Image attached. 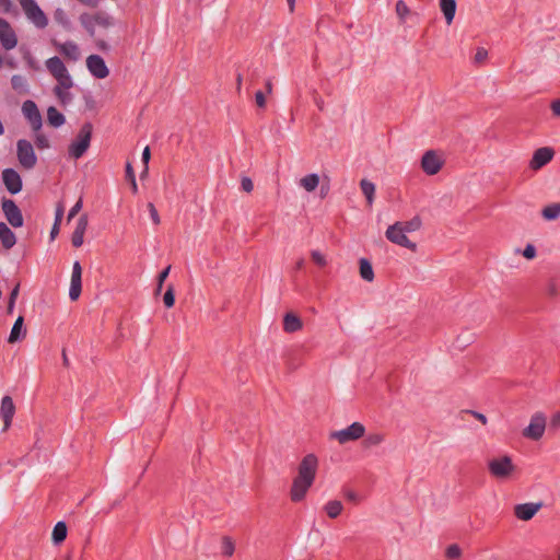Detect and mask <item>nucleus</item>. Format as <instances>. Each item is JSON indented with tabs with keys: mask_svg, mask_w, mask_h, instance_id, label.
<instances>
[{
	"mask_svg": "<svg viewBox=\"0 0 560 560\" xmlns=\"http://www.w3.org/2000/svg\"><path fill=\"white\" fill-rule=\"evenodd\" d=\"M45 66L57 82L54 88V94L61 105L69 104L72 101L70 90L74 83L65 63L59 57H51L46 60Z\"/></svg>",
	"mask_w": 560,
	"mask_h": 560,
	"instance_id": "obj_1",
	"label": "nucleus"
},
{
	"mask_svg": "<svg viewBox=\"0 0 560 560\" xmlns=\"http://www.w3.org/2000/svg\"><path fill=\"white\" fill-rule=\"evenodd\" d=\"M488 470L493 478L505 481L515 476L517 467L511 456L502 455L493 457L488 462Z\"/></svg>",
	"mask_w": 560,
	"mask_h": 560,
	"instance_id": "obj_2",
	"label": "nucleus"
},
{
	"mask_svg": "<svg viewBox=\"0 0 560 560\" xmlns=\"http://www.w3.org/2000/svg\"><path fill=\"white\" fill-rule=\"evenodd\" d=\"M92 131L93 127L90 122H85L81 127L77 138L71 142L68 149L71 159L78 160L86 152L90 147Z\"/></svg>",
	"mask_w": 560,
	"mask_h": 560,
	"instance_id": "obj_3",
	"label": "nucleus"
},
{
	"mask_svg": "<svg viewBox=\"0 0 560 560\" xmlns=\"http://www.w3.org/2000/svg\"><path fill=\"white\" fill-rule=\"evenodd\" d=\"M26 19L37 28L48 25V18L35 0H19Z\"/></svg>",
	"mask_w": 560,
	"mask_h": 560,
	"instance_id": "obj_4",
	"label": "nucleus"
},
{
	"mask_svg": "<svg viewBox=\"0 0 560 560\" xmlns=\"http://www.w3.org/2000/svg\"><path fill=\"white\" fill-rule=\"evenodd\" d=\"M364 434L365 427L361 422H353L345 429L331 432L330 439L336 440L339 444H346L361 439Z\"/></svg>",
	"mask_w": 560,
	"mask_h": 560,
	"instance_id": "obj_5",
	"label": "nucleus"
},
{
	"mask_svg": "<svg viewBox=\"0 0 560 560\" xmlns=\"http://www.w3.org/2000/svg\"><path fill=\"white\" fill-rule=\"evenodd\" d=\"M385 236L393 244L408 248L412 252L417 250V244L407 237V234L402 231L401 225L397 222L387 228Z\"/></svg>",
	"mask_w": 560,
	"mask_h": 560,
	"instance_id": "obj_6",
	"label": "nucleus"
},
{
	"mask_svg": "<svg viewBox=\"0 0 560 560\" xmlns=\"http://www.w3.org/2000/svg\"><path fill=\"white\" fill-rule=\"evenodd\" d=\"M546 430V417L542 412H535L529 424L523 430V435L529 440L538 441Z\"/></svg>",
	"mask_w": 560,
	"mask_h": 560,
	"instance_id": "obj_7",
	"label": "nucleus"
},
{
	"mask_svg": "<svg viewBox=\"0 0 560 560\" xmlns=\"http://www.w3.org/2000/svg\"><path fill=\"white\" fill-rule=\"evenodd\" d=\"M317 467V457L314 454H307L303 457L299 465L296 478L313 483L315 480Z\"/></svg>",
	"mask_w": 560,
	"mask_h": 560,
	"instance_id": "obj_8",
	"label": "nucleus"
},
{
	"mask_svg": "<svg viewBox=\"0 0 560 560\" xmlns=\"http://www.w3.org/2000/svg\"><path fill=\"white\" fill-rule=\"evenodd\" d=\"M443 165V155L434 150L427 151L421 159V167L428 175L438 174Z\"/></svg>",
	"mask_w": 560,
	"mask_h": 560,
	"instance_id": "obj_9",
	"label": "nucleus"
},
{
	"mask_svg": "<svg viewBox=\"0 0 560 560\" xmlns=\"http://www.w3.org/2000/svg\"><path fill=\"white\" fill-rule=\"evenodd\" d=\"M18 159L21 165L27 170H31L35 166L37 158L31 142L26 140L18 141Z\"/></svg>",
	"mask_w": 560,
	"mask_h": 560,
	"instance_id": "obj_10",
	"label": "nucleus"
},
{
	"mask_svg": "<svg viewBox=\"0 0 560 560\" xmlns=\"http://www.w3.org/2000/svg\"><path fill=\"white\" fill-rule=\"evenodd\" d=\"M555 156V150L550 147H541L534 151L529 161V168L538 171L547 165Z\"/></svg>",
	"mask_w": 560,
	"mask_h": 560,
	"instance_id": "obj_11",
	"label": "nucleus"
},
{
	"mask_svg": "<svg viewBox=\"0 0 560 560\" xmlns=\"http://www.w3.org/2000/svg\"><path fill=\"white\" fill-rule=\"evenodd\" d=\"M2 211L5 219L13 228H20L23 225V215L16 203L11 199L2 200Z\"/></svg>",
	"mask_w": 560,
	"mask_h": 560,
	"instance_id": "obj_12",
	"label": "nucleus"
},
{
	"mask_svg": "<svg viewBox=\"0 0 560 560\" xmlns=\"http://www.w3.org/2000/svg\"><path fill=\"white\" fill-rule=\"evenodd\" d=\"M0 43L7 50L15 48L18 45V37L10 23L0 18Z\"/></svg>",
	"mask_w": 560,
	"mask_h": 560,
	"instance_id": "obj_13",
	"label": "nucleus"
},
{
	"mask_svg": "<svg viewBox=\"0 0 560 560\" xmlns=\"http://www.w3.org/2000/svg\"><path fill=\"white\" fill-rule=\"evenodd\" d=\"M542 502L521 503L514 506V515L521 521H530L542 508Z\"/></svg>",
	"mask_w": 560,
	"mask_h": 560,
	"instance_id": "obj_14",
	"label": "nucleus"
},
{
	"mask_svg": "<svg viewBox=\"0 0 560 560\" xmlns=\"http://www.w3.org/2000/svg\"><path fill=\"white\" fill-rule=\"evenodd\" d=\"M86 67L89 71L97 79H105L109 74V70L104 59L98 55H91L86 58Z\"/></svg>",
	"mask_w": 560,
	"mask_h": 560,
	"instance_id": "obj_15",
	"label": "nucleus"
},
{
	"mask_svg": "<svg viewBox=\"0 0 560 560\" xmlns=\"http://www.w3.org/2000/svg\"><path fill=\"white\" fill-rule=\"evenodd\" d=\"M82 289V268L79 261H74L72 267L69 298L71 301H77L80 298Z\"/></svg>",
	"mask_w": 560,
	"mask_h": 560,
	"instance_id": "obj_16",
	"label": "nucleus"
},
{
	"mask_svg": "<svg viewBox=\"0 0 560 560\" xmlns=\"http://www.w3.org/2000/svg\"><path fill=\"white\" fill-rule=\"evenodd\" d=\"M22 112L28 119L32 128L37 131L42 127V116L36 104L33 101H25L22 105Z\"/></svg>",
	"mask_w": 560,
	"mask_h": 560,
	"instance_id": "obj_17",
	"label": "nucleus"
},
{
	"mask_svg": "<svg viewBox=\"0 0 560 560\" xmlns=\"http://www.w3.org/2000/svg\"><path fill=\"white\" fill-rule=\"evenodd\" d=\"M2 179L4 186L11 194H18L22 189V179L19 173L12 168H7L2 172Z\"/></svg>",
	"mask_w": 560,
	"mask_h": 560,
	"instance_id": "obj_18",
	"label": "nucleus"
},
{
	"mask_svg": "<svg viewBox=\"0 0 560 560\" xmlns=\"http://www.w3.org/2000/svg\"><path fill=\"white\" fill-rule=\"evenodd\" d=\"M15 413V406L10 396H4L1 400L0 417L3 420V431H7Z\"/></svg>",
	"mask_w": 560,
	"mask_h": 560,
	"instance_id": "obj_19",
	"label": "nucleus"
},
{
	"mask_svg": "<svg viewBox=\"0 0 560 560\" xmlns=\"http://www.w3.org/2000/svg\"><path fill=\"white\" fill-rule=\"evenodd\" d=\"M54 46L67 59L77 61L81 57L80 48L74 42L58 43L52 42Z\"/></svg>",
	"mask_w": 560,
	"mask_h": 560,
	"instance_id": "obj_20",
	"label": "nucleus"
},
{
	"mask_svg": "<svg viewBox=\"0 0 560 560\" xmlns=\"http://www.w3.org/2000/svg\"><path fill=\"white\" fill-rule=\"evenodd\" d=\"M313 483L308 482V481H305V480H301L299 478H294L293 480V483H292V487H291V491H290V497H291V500L293 502H299V501H302L308 489L312 487Z\"/></svg>",
	"mask_w": 560,
	"mask_h": 560,
	"instance_id": "obj_21",
	"label": "nucleus"
},
{
	"mask_svg": "<svg viewBox=\"0 0 560 560\" xmlns=\"http://www.w3.org/2000/svg\"><path fill=\"white\" fill-rule=\"evenodd\" d=\"M88 228V215L82 214L77 221L75 229L72 233L71 243L74 247H80L84 241V233Z\"/></svg>",
	"mask_w": 560,
	"mask_h": 560,
	"instance_id": "obj_22",
	"label": "nucleus"
},
{
	"mask_svg": "<svg viewBox=\"0 0 560 560\" xmlns=\"http://www.w3.org/2000/svg\"><path fill=\"white\" fill-rule=\"evenodd\" d=\"M303 327V323L301 320V318L292 313V312H289L284 315L283 317V330L285 332H289V334H292V332H295L298 330H301Z\"/></svg>",
	"mask_w": 560,
	"mask_h": 560,
	"instance_id": "obj_23",
	"label": "nucleus"
},
{
	"mask_svg": "<svg viewBox=\"0 0 560 560\" xmlns=\"http://www.w3.org/2000/svg\"><path fill=\"white\" fill-rule=\"evenodd\" d=\"M0 241L7 249L12 248L16 243L14 233L3 222H0Z\"/></svg>",
	"mask_w": 560,
	"mask_h": 560,
	"instance_id": "obj_24",
	"label": "nucleus"
},
{
	"mask_svg": "<svg viewBox=\"0 0 560 560\" xmlns=\"http://www.w3.org/2000/svg\"><path fill=\"white\" fill-rule=\"evenodd\" d=\"M440 9L445 18L446 23L451 25L456 13V1L440 0Z\"/></svg>",
	"mask_w": 560,
	"mask_h": 560,
	"instance_id": "obj_25",
	"label": "nucleus"
},
{
	"mask_svg": "<svg viewBox=\"0 0 560 560\" xmlns=\"http://www.w3.org/2000/svg\"><path fill=\"white\" fill-rule=\"evenodd\" d=\"M327 516L330 518H337L343 511V504L339 500H329L323 506Z\"/></svg>",
	"mask_w": 560,
	"mask_h": 560,
	"instance_id": "obj_26",
	"label": "nucleus"
},
{
	"mask_svg": "<svg viewBox=\"0 0 560 560\" xmlns=\"http://www.w3.org/2000/svg\"><path fill=\"white\" fill-rule=\"evenodd\" d=\"M12 89L19 94L25 95L28 93V82L24 75L14 74L11 78Z\"/></svg>",
	"mask_w": 560,
	"mask_h": 560,
	"instance_id": "obj_27",
	"label": "nucleus"
},
{
	"mask_svg": "<svg viewBox=\"0 0 560 560\" xmlns=\"http://www.w3.org/2000/svg\"><path fill=\"white\" fill-rule=\"evenodd\" d=\"M541 217L546 221H555L560 217V202H552L541 209Z\"/></svg>",
	"mask_w": 560,
	"mask_h": 560,
	"instance_id": "obj_28",
	"label": "nucleus"
},
{
	"mask_svg": "<svg viewBox=\"0 0 560 560\" xmlns=\"http://www.w3.org/2000/svg\"><path fill=\"white\" fill-rule=\"evenodd\" d=\"M23 323L24 319L22 316H19L13 324V327L11 329L8 342L9 343H15L21 339L22 336H25V330H23Z\"/></svg>",
	"mask_w": 560,
	"mask_h": 560,
	"instance_id": "obj_29",
	"label": "nucleus"
},
{
	"mask_svg": "<svg viewBox=\"0 0 560 560\" xmlns=\"http://www.w3.org/2000/svg\"><path fill=\"white\" fill-rule=\"evenodd\" d=\"M319 184L317 174H308L300 179V186L307 192L314 191Z\"/></svg>",
	"mask_w": 560,
	"mask_h": 560,
	"instance_id": "obj_30",
	"label": "nucleus"
},
{
	"mask_svg": "<svg viewBox=\"0 0 560 560\" xmlns=\"http://www.w3.org/2000/svg\"><path fill=\"white\" fill-rule=\"evenodd\" d=\"M360 187H361L363 195L366 198L368 205L372 206V203L374 201V197H375V189H376L375 185L368 179H362L360 182Z\"/></svg>",
	"mask_w": 560,
	"mask_h": 560,
	"instance_id": "obj_31",
	"label": "nucleus"
},
{
	"mask_svg": "<svg viewBox=\"0 0 560 560\" xmlns=\"http://www.w3.org/2000/svg\"><path fill=\"white\" fill-rule=\"evenodd\" d=\"M79 21L91 36L95 35V14L82 13Z\"/></svg>",
	"mask_w": 560,
	"mask_h": 560,
	"instance_id": "obj_32",
	"label": "nucleus"
},
{
	"mask_svg": "<svg viewBox=\"0 0 560 560\" xmlns=\"http://www.w3.org/2000/svg\"><path fill=\"white\" fill-rule=\"evenodd\" d=\"M47 120L52 127H60L65 124V116L56 107L50 106L47 109Z\"/></svg>",
	"mask_w": 560,
	"mask_h": 560,
	"instance_id": "obj_33",
	"label": "nucleus"
},
{
	"mask_svg": "<svg viewBox=\"0 0 560 560\" xmlns=\"http://www.w3.org/2000/svg\"><path fill=\"white\" fill-rule=\"evenodd\" d=\"M67 537V526L63 522H58L51 533L54 544H61Z\"/></svg>",
	"mask_w": 560,
	"mask_h": 560,
	"instance_id": "obj_34",
	"label": "nucleus"
},
{
	"mask_svg": "<svg viewBox=\"0 0 560 560\" xmlns=\"http://www.w3.org/2000/svg\"><path fill=\"white\" fill-rule=\"evenodd\" d=\"M54 20L57 24L62 26L65 30H71V22L67 12L62 8H57L54 11Z\"/></svg>",
	"mask_w": 560,
	"mask_h": 560,
	"instance_id": "obj_35",
	"label": "nucleus"
},
{
	"mask_svg": "<svg viewBox=\"0 0 560 560\" xmlns=\"http://www.w3.org/2000/svg\"><path fill=\"white\" fill-rule=\"evenodd\" d=\"M397 223L401 225L402 231L407 234L418 231L421 228L422 221L419 217H413L409 221H397Z\"/></svg>",
	"mask_w": 560,
	"mask_h": 560,
	"instance_id": "obj_36",
	"label": "nucleus"
},
{
	"mask_svg": "<svg viewBox=\"0 0 560 560\" xmlns=\"http://www.w3.org/2000/svg\"><path fill=\"white\" fill-rule=\"evenodd\" d=\"M221 551L224 557H232L235 551V542L230 536H223L221 539Z\"/></svg>",
	"mask_w": 560,
	"mask_h": 560,
	"instance_id": "obj_37",
	"label": "nucleus"
},
{
	"mask_svg": "<svg viewBox=\"0 0 560 560\" xmlns=\"http://www.w3.org/2000/svg\"><path fill=\"white\" fill-rule=\"evenodd\" d=\"M360 276L365 281H369V282L373 281V279H374V271H373L372 265L366 259L360 260Z\"/></svg>",
	"mask_w": 560,
	"mask_h": 560,
	"instance_id": "obj_38",
	"label": "nucleus"
},
{
	"mask_svg": "<svg viewBox=\"0 0 560 560\" xmlns=\"http://www.w3.org/2000/svg\"><path fill=\"white\" fill-rule=\"evenodd\" d=\"M95 23L102 28H109L114 25V20L108 14L100 12L95 14Z\"/></svg>",
	"mask_w": 560,
	"mask_h": 560,
	"instance_id": "obj_39",
	"label": "nucleus"
},
{
	"mask_svg": "<svg viewBox=\"0 0 560 560\" xmlns=\"http://www.w3.org/2000/svg\"><path fill=\"white\" fill-rule=\"evenodd\" d=\"M384 442V435L382 433H370L363 444L365 447H372V446H377L380 444H382Z\"/></svg>",
	"mask_w": 560,
	"mask_h": 560,
	"instance_id": "obj_40",
	"label": "nucleus"
},
{
	"mask_svg": "<svg viewBox=\"0 0 560 560\" xmlns=\"http://www.w3.org/2000/svg\"><path fill=\"white\" fill-rule=\"evenodd\" d=\"M396 13L401 22H405L406 16L410 13L408 5L402 0L397 1Z\"/></svg>",
	"mask_w": 560,
	"mask_h": 560,
	"instance_id": "obj_41",
	"label": "nucleus"
},
{
	"mask_svg": "<svg viewBox=\"0 0 560 560\" xmlns=\"http://www.w3.org/2000/svg\"><path fill=\"white\" fill-rule=\"evenodd\" d=\"M311 257L312 260L319 267H325L327 265L326 256L322 254L319 250H312Z\"/></svg>",
	"mask_w": 560,
	"mask_h": 560,
	"instance_id": "obj_42",
	"label": "nucleus"
},
{
	"mask_svg": "<svg viewBox=\"0 0 560 560\" xmlns=\"http://www.w3.org/2000/svg\"><path fill=\"white\" fill-rule=\"evenodd\" d=\"M163 302L166 307H172L175 303L174 288L170 285L163 296Z\"/></svg>",
	"mask_w": 560,
	"mask_h": 560,
	"instance_id": "obj_43",
	"label": "nucleus"
},
{
	"mask_svg": "<svg viewBox=\"0 0 560 560\" xmlns=\"http://www.w3.org/2000/svg\"><path fill=\"white\" fill-rule=\"evenodd\" d=\"M488 58L487 49L479 47L474 56V62L476 65H483Z\"/></svg>",
	"mask_w": 560,
	"mask_h": 560,
	"instance_id": "obj_44",
	"label": "nucleus"
},
{
	"mask_svg": "<svg viewBox=\"0 0 560 560\" xmlns=\"http://www.w3.org/2000/svg\"><path fill=\"white\" fill-rule=\"evenodd\" d=\"M170 270H171V266H167L163 271L160 272V275L158 277V287L155 289V294L161 293L163 283H164L165 279L168 277Z\"/></svg>",
	"mask_w": 560,
	"mask_h": 560,
	"instance_id": "obj_45",
	"label": "nucleus"
},
{
	"mask_svg": "<svg viewBox=\"0 0 560 560\" xmlns=\"http://www.w3.org/2000/svg\"><path fill=\"white\" fill-rule=\"evenodd\" d=\"M445 553L448 559H458L462 556V550L456 544H453L447 547Z\"/></svg>",
	"mask_w": 560,
	"mask_h": 560,
	"instance_id": "obj_46",
	"label": "nucleus"
},
{
	"mask_svg": "<svg viewBox=\"0 0 560 560\" xmlns=\"http://www.w3.org/2000/svg\"><path fill=\"white\" fill-rule=\"evenodd\" d=\"M20 284H16L14 289L12 290L10 298H9V304H8V313L11 314L14 308L15 301L19 295Z\"/></svg>",
	"mask_w": 560,
	"mask_h": 560,
	"instance_id": "obj_47",
	"label": "nucleus"
},
{
	"mask_svg": "<svg viewBox=\"0 0 560 560\" xmlns=\"http://www.w3.org/2000/svg\"><path fill=\"white\" fill-rule=\"evenodd\" d=\"M148 210H149V213H150V217L153 221V223L155 225H159L161 223V219H160V215H159V212L156 210V208L154 207L153 203H148Z\"/></svg>",
	"mask_w": 560,
	"mask_h": 560,
	"instance_id": "obj_48",
	"label": "nucleus"
},
{
	"mask_svg": "<svg viewBox=\"0 0 560 560\" xmlns=\"http://www.w3.org/2000/svg\"><path fill=\"white\" fill-rule=\"evenodd\" d=\"M82 206H83V202H82V198H80L75 203L74 206L70 209L69 211V214H68V220L70 221L71 219H73L82 209Z\"/></svg>",
	"mask_w": 560,
	"mask_h": 560,
	"instance_id": "obj_49",
	"label": "nucleus"
},
{
	"mask_svg": "<svg viewBox=\"0 0 560 560\" xmlns=\"http://www.w3.org/2000/svg\"><path fill=\"white\" fill-rule=\"evenodd\" d=\"M522 254L526 259H534L536 257V248L534 245L527 244Z\"/></svg>",
	"mask_w": 560,
	"mask_h": 560,
	"instance_id": "obj_50",
	"label": "nucleus"
},
{
	"mask_svg": "<svg viewBox=\"0 0 560 560\" xmlns=\"http://www.w3.org/2000/svg\"><path fill=\"white\" fill-rule=\"evenodd\" d=\"M242 189L246 192H252L254 189L253 180L249 177H243L241 180Z\"/></svg>",
	"mask_w": 560,
	"mask_h": 560,
	"instance_id": "obj_51",
	"label": "nucleus"
},
{
	"mask_svg": "<svg viewBox=\"0 0 560 560\" xmlns=\"http://www.w3.org/2000/svg\"><path fill=\"white\" fill-rule=\"evenodd\" d=\"M550 109H551L553 116L560 118V98H557L551 102Z\"/></svg>",
	"mask_w": 560,
	"mask_h": 560,
	"instance_id": "obj_52",
	"label": "nucleus"
},
{
	"mask_svg": "<svg viewBox=\"0 0 560 560\" xmlns=\"http://www.w3.org/2000/svg\"><path fill=\"white\" fill-rule=\"evenodd\" d=\"M36 144L39 149H46L49 145L48 139L43 135H37Z\"/></svg>",
	"mask_w": 560,
	"mask_h": 560,
	"instance_id": "obj_53",
	"label": "nucleus"
},
{
	"mask_svg": "<svg viewBox=\"0 0 560 560\" xmlns=\"http://www.w3.org/2000/svg\"><path fill=\"white\" fill-rule=\"evenodd\" d=\"M255 101L258 107H265L266 105V98L261 91L256 92L255 94Z\"/></svg>",
	"mask_w": 560,
	"mask_h": 560,
	"instance_id": "obj_54",
	"label": "nucleus"
},
{
	"mask_svg": "<svg viewBox=\"0 0 560 560\" xmlns=\"http://www.w3.org/2000/svg\"><path fill=\"white\" fill-rule=\"evenodd\" d=\"M468 412L482 424H487L488 420L483 413L474 410H469Z\"/></svg>",
	"mask_w": 560,
	"mask_h": 560,
	"instance_id": "obj_55",
	"label": "nucleus"
},
{
	"mask_svg": "<svg viewBox=\"0 0 560 560\" xmlns=\"http://www.w3.org/2000/svg\"><path fill=\"white\" fill-rule=\"evenodd\" d=\"M12 7L11 0H0V11L8 13Z\"/></svg>",
	"mask_w": 560,
	"mask_h": 560,
	"instance_id": "obj_56",
	"label": "nucleus"
},
{
	"mask_svg": "<svg viewBox=\"0 0 560 560\" xmlns=\"http://www.w3.org/2000/svg\"><path fill=\"white\" fill-rule=\"evenodd\" d=\"M62 215H63V206L58 205V207L56 209V214H55V223L60 224Z\"/></svg>",
	"mask_w": 560,
	"mask_h": 560,
	"instance_id": "obj_57",
	"label": "nucleus"
},
{
	"mask_svg": "<svg viewBox=\"0 0 560 560\" xmlns=\"http://www.w3.org/2000/svg\"><path fill=\"white\" fill-rule=\"evenodd\" d=\"M150 158H151L150 148L145 147L143 152H142V156H141L142 162H143L144 165H149Z\"/></svg>",
	"mask_w": 560,
	"mask_h": 560,
	"instance_id": "obj_58",
	"label": "nucleus"
},
{
	"mask_svg": "<svg viewBox=\"0 0 560 560\" xmlns=\"http://www.w3.org/2000/svg\"><path fill=\"white\" fill-rule=\"evenodd\" d=\"M126 177L128 180H133L136 178L133 168L130 163L126 165Z\"/></svg>",
	"mask_w": 560,
	"mask_h": 560,
	"instance_id": "obj_59",
	"label": "nucleus"
},
{
	"mask_svg": "<svg viewBox=\"0 0 560 560\" xmlns=\"http://www.w3.org/2000/svg\"><path fill=\"white\" fill-rule=\"evenodd\" d=\"M550 424L553 428L560 427V410L552 416Z\"/></svg>",
	"mask_w": 560,
	"mask_h": 560,
	"instance_id": "obj_60",
	"label": "nucleus"
},
{
	"mask_svg": "<svg viewBox=\"0 0 560 560\" xmlns=\"http://www.w3.org/2000/svg\"><path fill=\"white\" fill-rule=\"evenodd\" d=\"M346 498L348 500H350V501H353V502L358 501V494L355 492H353V491H347L346 492Z\"/></svg>",
	"mask_w": 560,
	"mask_h": 560,
	"instance_id": "obj_61",
	"label": "nucleus"
},
{
	"mask_svg": "<svg viewBox=\"0 0 560 560\" xmlns=\"http://www.w3.org/2000/svg\"><path fill=\"white\" fill-rule=\"evenodd\" d=\"M78 1L84 5L92 7V8L96 7V4H97L96 0H78Z\"/></svg>",
	"mask_w": 560,
	"mask_h": 560,
	"instance_id": "obj_62",
	"label": "nucleus"
},
{
	"mask_svg": "<svg viewBox=\"0 0 560 560\" xmlns=\"http://www.w3.org/2000/svg\"><path fill=\"white\" fill-rule=\"evenodd\" d=\"M59 225L60 224L54 223L51 232H50L51 238H54L59 233Z\"/></svg>",
	"mask_w": 560,
	"mask_h": 560,
	"instance_id": "obj_63",
	"label": "nucleus"
},
{
	"mask_svg": "<svg viewBox=\"0 0 560 560\" xmlns=\"http://www.w3.org/2000/svg\"><path fill=\"white\" fill-rule=\"evenodd\" d=\"M96 45L102 50H107L109 48L107 43L104 40H97Z\"/></svg>",
	"mask_w": 560,
	"mask_h": 560,
	"instance_id": "obj_64",
	"label": "nucleus"
}]
</instances>
